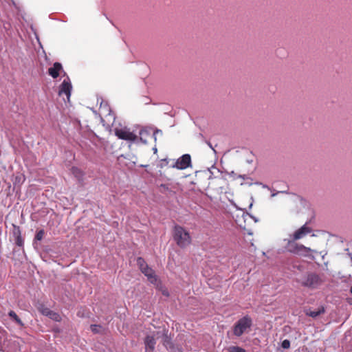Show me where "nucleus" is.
Masks as SVG:
<instances>
[{"label":"nucleus","instance_id":"1","mask_svg":"<svg viewBox=\"0 0 352 352\" xmlns=\"http://www.w3.org/2000/svg\"><path fill=\"white\" fill-rule=\"evenodd\" d=\"M296 241L292 239H284V241L287 242L285 247L286 250L294 254L309 257L313 250L309 248L296 243Z\"/></svg>","mask_w":352,"mask_h":352},{"label":"nucleus","instance_id":"2","mask_svg":"<svg viewBox=\"0 0 352 352\" xmlns=\"http://www.w3.org/2000/svg\"><path fill=\"white\" fill-rule=\"evenodd\" d=\"M252 326V319L248 315L239 319L232 327L233 334L240 337L244 333H249Z\"/></svg>","mask_w":352,"mask_h":352},{"label":"nucleus","instance_id":"3","mask_svg":"<svg viewBox=\"0 0 352 352\" xmlns=\"http://www.w3.org/2000/svg\"><path fill=\"white\" fill-rule=\"evenodd\" d=\"M173 239L178 246L186 248L191 243V237L189 232L183 227L176 225L173 230Z\"/></svg>","mask_w":352,"mask_h":352},{"label":"nucleus","instance_id":"4","mask_svg":"<svg viewBox=\"0 0 352 352\" xmlns=\"http://www.w3.org/2000/svg\"><path fill=\"white\" fill-rule=\"evenodd\" d=\"M100 110L101 113L104 115V118H101V122L103 123V125L107 126L108 128L113 126L116 121V116L111 110L107 102H102Z\"/></svg>","mask_w":352,"mask_h":352},{"label":"nucleus","instance_id":"5","mask_svg":"<svg viewBox=\"0 0 352 352\" xmlns=\"http://www.w3.org/2000/svg\"><path fill=\"white\" fill-rule=\"evenodd\" d=\"M115 135L120 140H126L131 142H136L138 137L126 126L114 129Z\"/></svg>","mask_w":352,"mask_h":352},{"label":"nucleus","instance_id":"6","mask_svg":"<svg viewBox=\"0 0 352 352\" xmlns=\"http://www.w3.org/2000/svg\"><path fill=\"white\" fill-rule=\"evenodd\" d=\"M322 280L320 276L315 273L308 274L302 280V285L311 288L316 289L320 285Z\"/></svg>","mask_w":352,"mask_h":352},{"label":"nucleus","instance_id":"7","mask_svg":"<svg viewBox=\"0 0 352 352\" xmlns=\"http://www.w3.org/2000/svg\"><path fill=\"white\" fill-rule=\"evenodd\" d=\"M151 133L153 134V138L154 141H157V134L160 133L162 134V131L160 129H153L151 127H143L139 131L140 138L138 140L143 144H147L146 138H148Z\"/></svg>","mask_w":352,"mask_h":352},{"label":"nucleus","instance_id":"8","mask_svg":"<svg viewBox=\"0 0 352 352\" xmlns=\"http://www.w3.org/2000/svg\"><path fill=\"white\" fill-rule=\"evenodd\" d=\"M72 89V85L69 76H67L59 87L58 95H65L67 100H69Z\"/></svg>","mask_w":352,"mask_h":352},{"label":"nucleus","instance_id":"9","mask_svg":"<svg viewBox=\"0 0 352 352\" xmlns=\"http://www.w3.org/2000/svg\"><path fill=\"white\" fill-rule=\"evenodd\" d=\"M191 166V157L189 154H184L177 159L173 167L184 170Z\"/></svg>","mask_w":352,"mask_h":352},{"label":"nucleus","instance_id":"10","mask_svg":"<svg viewBox=\"0 0 352 352\" xmlns=\"http://www.w3.org/2000/svg\"><path fill=\"white\" fill-rule=\"evenodd\" d=\"M311 228L307 226V223H305L299 229H298L292 235H291V239L294 240H299L311 232Z\"/></svg>","mask_w":352,"mask_h":352},{"label":"nucleus","instance_id":"11","mask_svg":"<svg viewBox=\"0 0 352 352\" xmlns=\"http://www.w3.org/2000/svg\"><path fill=\"white\" fill-rule=\"evenodd\" d=\"M141 272L147 277L151 283L156 284L157 283V277L155 274L154 270L148 265L143 268Z\"/></svg>","mask_w":352,"mask_h":352},{"label":"nucleus","instance_id":"12","mask_svg":"<svg viewBox=\"0 0 352 352\" xmlns=\"http://www.w3.org/2000/svg\"><path fill=\"white\" fill-rule=\"evenodd\" d=\"M62 69V65L60 63H55L53 67L49 68L48 73L53 78H56Z\"/></svg>","mask_w":352,"mask_h":352},{"label":"nucleus","instance_id":"13","mask_svg":"<svg viewBox=\"0 0 352 352\" xmlns=\"http://www.w3.org/2000/svg\"><path fill=\"white\" fill-rule=\"evenodd\" d=\"M144 344L146 352H151L155 349L156 342L153 336H148L145 338Z\"/></svg>","mask_w":352,"mask_h":352},{"label":"nucleus","instance_id":"14","mask_svg":"<svg viewBox=\"0 0 352 352\" xmlns=\"http://www.w3.org/2000/svg\"><path fill=\"white\" fill-rule=\"evenodd\" d=\"M325 310L323 307H319L316 310H308L306 312V314L310 317L312 318H316L317 316H320V314L324 313Z\"/></svg>","mask_w":352,"mask_h":352},{"label":"nucleus","instance_id":"15","mask_svg":"<svg viewBox=\"0 0 352 352\" xmlns=\"http://www.w3.org/2000/svg\"><path fill=\"white\" fill-rule=\"evenodd\" d=\"M9 316H10L18 324L23 326V323L21 320L18 317L14 311H10L8 313Z\"/></svg>","mask_w":352,"mask_h":352},{"label":"nucleus","instance_id":"16","mask_svg":"<svg viewBox=\"0 0 352 352\" xmlns=\"http://www.w3.org/2000/svg\"><path fill=\"white\" fill-rule=\"evenodd\" d=\"M47 317L56 322H59L61 320V316H60V314L53 311H51L50 312Z\"/></svg>","mask_w":352,"mask_h":352},{"label":"nucleus","instance_id":"17","mask_svg":"<svg viewBox=\"0 0 352 352\" xmlns=\"http://www.w3.org/2000/svg\"><path fill=\"white\" fill-rule=\"evenodd\" d=\"M72 173L78 179H80L83 175L82 172L78 168L76 167H72Z\"/></svg>","mask_w":352,"mask_h":352},{"label":"nucleus","instance_id":"18","mask_svg":"<svg viewBox=\"0 0 352 352\" xmlns=\"http://www.w3.org/2000/svg\"><path fill=\"white\" fill-rule=\"evenodd\" d=\"M137 264L139 266L140 270L148 266L147 263L142 257H138L137 258Z\"/></svg>","mask_w":352,"mask_h":352},{"label":"nucleus","instance_id":"19","mask_svg":"<svg viewBox=\"0 0 352 352\" xmlns=\"http://www.w3.org/2000/svg\"><path fill=\"white\" fill-rule=\"evenodd\" d=\"M228 351L229 352H246L244 349L237 346H230Z\"/></svg>","mask_w":352,"mask_h":352},{"label":"nucleus","instance_id":"20","mask_svg":"<svg viewBox=\"0 0 352 352\" xmlns=\"http://www.w3.org/2000/svg\"><path fill=\"white\" fill-rule=\"evenodd\" d=\"M44 234H45V231L43 230H38L35 235L34 241H41L43 238Z\"/></svg>","mask_w":352,"mask_h":352},{"label":"nucleus","instance_id":"21","mask_svg":"<svg viewBox=\"0 0 352 352\" xmlns=\"http://www.w3.org/2000/svg\"><path fill=\"white\" fill-rule=\"evenodd\" d=\"M52 310H50L49 308L47 307H45L44 306H41V307L40 308V311L41 313L44 315V316H48L50 312Z\"/></svg>","mask_w":352,"mask_h":352},{"label":"nucleus","instance_id":"22","mask_svg":"<svg viewBox=\"0 0 352 352\" xmlns=\"http://www.w3.org/2000/svg\"><path fill=\"white\" fill-rule=\"evenodd\" d=\"M281 346L283 348V349H289V346H290V342L289 340H284L283 342H282V344H281Z\"/></svg>","mask_w":352,"mask_h":352},{"label":"nucleus","instance_id":"23","mask_svg":"<svg viewBox=\"0 0 352 352\" xmlns=\"http://www.w3.org/2000/svg\"><path fill=\"white\" fill-rule=\"evenodd\" d=\"M90 328L93 332L98 333V332H99V329H100L101 327L99 325H96V324H91Z\"/></svg>","mask_w":352,"mask_h":352},{"label":"nucleus","instance_id":"24","mask_svg":"<svg viewBox=\"0 0 352 352\" xmlns=\"http://www.w3.org/2000/svg\"><path fill=\"white\" fill-rule=\"evenodd\" d=\"M16 244L19 246V247H21L23 245V240L21 238L20 236H19L17 238H16Z\"/></svg>","mask_w":352,"mask_h":352},{"label":"nucleus","instance_id":"25","mask_svg":"<svg viewBox=\"0 0 352 352\" xmlns=\"http://www.w3.org/2000/svg\"><path fill=\"white\" fill-rule=\"evenodd\" d=\"M162 294H163L164 296H169V293H168V290H167V289H164V290H163V291H162Z\"/></svg>","mask_w":352,"mask_h":352},{"label":"nucleus","instance_id":"26","mask_svg":"<svg viewBox=\"0 0 352 352\" xmlns=\"http://www.w3.org/2000/svg\"><path fill=\"white\" fill-rule=\"evenodd\" d=\"M348 302L352 305V298H349L348 299Z\"/></svg>","mask_w":352,"mask_h":352},{"label":"nucleus","instance_id":"27","mask_svg":"<svg viewBox=\"0 0 352 352\" xmlns=\"http://www.w3.org/2000/svg\"><path fill=\"white\" fill-rule=\"evenodd\" d=\"M153 150L154 153H156V152H157V151L156 147H154V148H153Z\"/></svg>","mask_w":352,"mask_h":352},{"label":"nucleus","instance_id":"28","mask_svg":"<svg viewBox=\"0 0 352 352\" xmlns=\"http://www.w3.org/2000/svg\"><path fill=\"white\" fill-rule=\"evenodd\" d=\"M350 292L352 294V286L351 287Z\"/></svg>","mask_w":352,"mask_h":352},{"label":"nucleus","instance_id":"29","mask_svg":"<svg viewBox=\"0 0 352 352\" xmlns=\"http://www.w3.org/2000/svg\"><path fill=\"white\" fill-rule=\"evenodd\" d=\"M208 145L210 148H212V145L210 144V143H208Z\"/></svg>","mask_w":352,"mask_h":352},{"label":"nucleus","instance_id":"30","mask_svg":"<svg viewBox=\"0 0 352 352\" xmlns=\"http://www.w3.org/2000/svg\"><path fill=\"white\" fill-rule=\"evenodd\" d=\"M252 217L254 219V220L255 221H257V220L256 219V218H254V217Z\"/></svg>","mask_w":352,"mask_h":352}]
</instances>
